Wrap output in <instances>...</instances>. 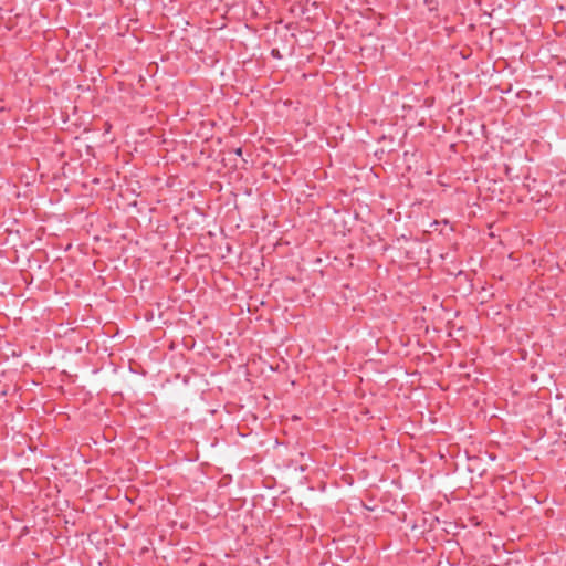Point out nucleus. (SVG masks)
Listing matches in <instances>:
<instances>
[{"label": "nucleus", "mask_w": 566, "mask_h": 566, "mask_svg": "<svg viewBox=\"0 0 566 566\" xmlns=\"http://www.w3.org/2000/svg\"><path fill=\"white\" fill-rule=\"evenodd\" d=\"M235 155L241 156L242 155V149L241 148H237L235 149Z\"/></svg>", "instance_id": "nucleus-1"}]
</instances>
